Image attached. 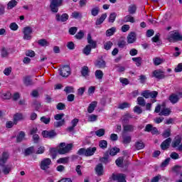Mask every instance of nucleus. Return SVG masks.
<instances>
[{"label":"nucleus","mask_w":182,"mask_h":182,"mask_svg":"<svg viewBox=\"0 0 182 182\" xmlns=\"http://www.w3.org/2000/svg\"><path fill=\"white\" fill-rule=\"evenodd\" d=\"M73 147V144H68L66 145V143L61 142L60 144V146L58 149V154H66V153H69L70 150H72V148Z\"/></svg>","instance_id":"f257e3e1"},{"label":"nucleus","mask_w":182,"mask_h":182,"mask_svg":"<svg viewBox=\"0 0 182 182\" xmlns=\"http://www.w3.org/2000/svg\"><path fill=\"white\" fill-rule=\"evenodd\" d=\"M63 0H50V9L53 14H58L59 6H62Z\"/></svg>","instance_id":"f03ea898"},{"label":"nucleus","mask_w":182,"mask_h":182,"mask_svg":"<svg viewBox=\"0 0 182 182\" xmlns=\"http://www.w3.org/2000/svg\"><path fill=\"white\" fill-rule=\"evenodd\" d=\"M126 177L124 173H112L109 177V181L127 182Z\"/></svg>","instance_id":"7ed1b4c3"},{"label":"nucleus","mask_w":182,"mask_h":182,"mask_svg":"<svg viewBox=\"0 0 182 182\" xmlns=\"http://www.w3.org/2000/svg\"><path fill=\"white\" fill-rule=\"evenodd\" d=\"M50 164H52V160L50 159H43L40 163V168L43 170V171H46V170H49Z\"/></svg>","instance_id":"20e7f679"},{"label":"nucleus","mask_w":182,"mask_h":182,"mask_svg":"<svg viewBox=\"0 0 182 182\" xmlns=\"http://www.w3.org/2000/svg\"><path fill=\"white\" fill-rule=\"evenodd\" d=\"M60 76L68 77L70 75V67L69 65H63L58 69Z\"/></svg>","instance_id":"39448f33"},{"label":"nucleus","mask_w":182,"mask_h":182,"mask_svg":"<svg viewBox=\"0 0 182 182\" xmlns=\"http://www.w3.org/2000/svg\"><path fill=\"white\" fill-rule=\"evenodd\" d=\"M23 33L24 35L23 38L25 41H31V39H32V36H31V34L32 33L31 27H29V26L24 27L23 30Z\"/></svg>","instance_id":"423d86ee"},{"label":"nucleus","mask_w":182,"mask_h":182,"mask_svg":"<svg viewBox=\"0 0 182 182\" xmlns=\"http://www.w3.org/2000/svg\"><path fill=\"white\" fill-rule=\"evenodd\" d=\"M168 39L169 42H171V41H182V35L178 32L171 31Z\"/></svg>","instance_id":"0eeeda50"},{"label":"nucleus","mask_w":182,"mask_h":182,"mask_svg":"<svg viewBox=\"0 0 182 182\" xmlns=\"http://www.w3.org/2000/svg\"><path fill=\"white\" fill-rule=\"evenodd\" d=\"M42 136L45 139H55L56 137L57 134L55 130H50V131H43L42 132Z\"/></svg>","instance_id":"6e6552de"},{"label":"nucleus","mask_w":182,"mask_h":182,"mask_svg":"<svg viewBox=\"0 0 182 182\" xmlns=\"http://www.w3.org/2000/svg\"><path fill=\"white\" fill-rule=\"evenodd\" d=\"M0 166L1 167V173H3V174H4V176H8V174H9L11 173V171H12V169L14 168L12 167V165H11V164L0 165Z\"/></svg>","instance_id":"1a4fd4ad"},{"label":"nucleus","mask_w":182,"mask_h":182,"mask_svg":"<svg viewBox=\"0 0 182 182\" xmlns=\"http://www.w3.org/2000/svg\"><path fill=\"white\" fill-rule=\"evenodd\" d=\"M152 76L159 80H161V79H164V77H166L164 72L161 71V70H155L153 72Z\"/></svg>","instance_id":"9d476101"},{"label":"nucleus","mask_w":182,"mask_h":182,"mask_svg":"<svg viewBox=\"0 0 182 182\" xmlns=\"http://www.w3.org/2000/svg\"><path fill=\"white\" fill-rule=\"evenodd\" d=\"M69 19V15L68 14H63L61 16L59 14L55 15V21L57 22H66Z\"/></svg>","instance_id":"9b49d317"},{"label":"nucleus","mask_w":182,"mask_h":182,"mask_svg":"<svg viewBox=\"0 0 182 182\" xmlns=\"http://www.w3.org/2000/svg\"><path fill=\"white\" fill-rule=\"evenodd\" d=\"M9 159V153L7 151H4L1 155H0V166H4L8 161Z\"/></svg>","instance_id":"f8f14e48"},{"label":"nucleus","mask_w":182,"mask_h":182,"mask_svg":"<svg viewBox=\"0 0 182 182\" xmlns=\"http://www.w3.org/2000/svg\"><path fill=\"white\" fill-rule=\"evenodd\" d=\"M130 119H133V116H132L130 114V113L125 114L121 118V122H122V126H124V124H129V122H130Z\"/></svg>","instance_id":"ddd939ff"},{"label":"nucleus","mask_w":182,"mask_h":182,"mask_svg":"<svg viewBox=\"0 0 182 182\" xmlns=\"http://www.w3.org/2000/svg\"><path fill=\"white\" fill-rule=\"evenodd\" d=\"M95 173L97 176H103L105 173V169L103 168V164H98L95 168Z\"/></svg>","instance_id":"4468645a"},{"label":"nucleus","mask_w":182,"mask_h":182,"mask_svg":"<svg viewBox=\"0 0 182 182\" xmlns=\"http://www.w3.org/2000/svg\"><path fill=\"white\" fill-rule=\"evenodd\" d=\"M87 43H89L88 45H90L91 48L96 49L97 46V43L93 41V39H92V35L90 33L87 35Z\"/></svg>","instance_id":"2eb2a0df"},{"label":"nucleus","mask_w":182,"mask_h":182,"mask_svg":"<svg viewBox=\"0 0 182 182\" xmlns=\"http://www.w3.org/2000/svg\"><path fill=\"white\" fill-rule=\"evenodd\" d=\"M171 144V138H168L161 143V149L162 150H167V149L170 147Z\"/></svg>","instance_id":"dca6fc26"},{"label":"nucleus","mask_w":182,"mask_h":182,"mask_svg":"<svg viewBox=\"0 0 182 182\" xmlns=\"http://www.w3.org/2000/svg\"><path fill=\"white\" fill-rule=\"evenodd\" d=\"M123 127V133L127 132H134V127L133 124H124L122 125Z\"/></svg>","instance_id":"f3484780"},{"label":"nucleus","mask_w":182,"mask_h":182,"mask_svg":"<svg viewBox=\"0 0 182 182\" xmlns=\"http://www.w3.org/2000/svg\"><path fill=\"white\" fill-rule=\"evenodd\" d=\"M24 119L25 117H23V114L22 113H16L14 115V122L15 124H18V122H21Z\"/></svg>","instance_id":"a211bd4d"},{"label":"nucleus","mask_w":182,"mask_h":182,"mask_svg":"<svg viewBox=\"0 0 182 182\" xmlns=\"http://www.w3.org/2000/svg\"><path fill=\"white\" fill-rule=\"evenodd\" d=\"M23 83L25 86H33V81L31 79V76L27 75L23 77Z\"/></svg>","instance_id":"6ab92c4d"},{"label":"nucleus","mask_w":182,"mask_h":182,"mask_svg":"<svg viewBox=\"0 0 182 182\" xmlns=\"http://www.w3.org/2000/svg\"><path fill=\"white\" fill-rule=\"evenodd\" d=\"M168 100L172 103V105H176L180 100V97L177 94L173 93L169 96Z\"/></svg>","instance_id":"aec40b11"},{"label":"nucleus","mask_w":182,"mask_h":182,"mask_svg":"<svg viewBox=\"0 0 182 182\" xmlns=\"http://www.w3.org/2000/svg\"><path fill=\"white\" fill-rule=\"evenodd\" d=\"M95 65L96 68H98V69H104V68H106V62L104 60H97L95 63Z\"/></svg>","instance_id":"412c9836"},{"label":"nucleus","mask_w":182,"mask_h":182,"mask_svg":"<svg viewBox=\"0 0 182 182\" xmlns=\"http://www.w3.org/2000/svg\"><path fill=\"white\" fill-rule=\"evenodd\" d=\"M127 39V43H134V42H135V41L136 39V33L131 32L128 35Z\"/></svg>","instance_id":"4be33fe9"},{"label":"nucleus","mask_w":182,"mask_h":182,"mask_svg":"<svg viewBox=\"0 0 182 182\" xmlns=\"http://www.w3.org/2000/svg\"><path fill=\"white\" fill-rule=\"evenodd\" d=\"M107 18V14L105 13L101 15L100 18H97L95 21V25H102L105 22V19Z\"/></svg>","instance_id":"5701e85b"},{"label":"nucleus","mask_w":182,"mask_h":182,"mask_svg":"<svg viewBox=\"0 0 182 182\" xmlns=\"http://www.w3.org/2000/svg\"><path fill=\"white\" fill-rule=\"evenodd\" d=\"M96 147H90L85 149V156L89 157L90 156H93L95 153L96 152Z\"/></svg>","instance_id":"b1692460"},{"label":"nucleus","mask_w":182,"mask_h":182,"mask_svg":"<svg viewBox=\"0 0 182 182\" xmlns=\"http://www.w3.org/2000/svg\"><path fill=\"white\" fill-rule=\"evenodd\" d=\"M97 106V102H96V101L92 102L87 108L88 113H93V112H95V109H96Z\"/></svg>","instance_id":"393cba45"},{"label":"nucleus","mask_w":182,"mask_h":182,"mask_svg":"<svg viewBox=\"0 0 182 182\" xmlns=\"http://www.w3.org/2000/svg\"><path fill=\"white\" fill-rule=\"evenodd\" d=\"M89 73H90V70H89V67L83 66L81 68V75L84 77L89 76Z\"/></svg>","instance_id":"a878e982"},{"label":"nucleus","mask_w":182,"mask_h":182,"mask_svg":"<svg viewBox=\"0 0 182 182\" xmlns=\"http://www.w3.org/2000/svg\"><path fill=\"white\" fill-rule=\"evenodd\" d=\"M123 144H130L132 143V136L130 135H122Z\"/></svg>","instance_id":"bb28decb"},{"label":"nucleus","mask_w":182,"mask_h":182,"mask_svg":"<svg viewBox=\"0 0 182 182\" xmlns=\"http://www.w3.org/2000/svg\"><path fill=\"white\" fill-rule=\"evenodd\" d=\"M26 134L23 131H21L16 136L17 143H21L25 139Z\"/></svg>","instance_id":"cd10ccee"},{"label":"nucleus","mask_w":182,"mask_h":182,"mask_svg":"<svg viewBox=\"0 0 182 182\" xmlns=\"http://www.w3.org/2000/svg\"><path fill=\"white\" fill-rule=\"evenodd\" d=\"M181 143V138L178 136L175 138V139L172 142L171 146L173 149H176V147H178L180 146Z\"/></svg>","instance_id":"c85d7f7f"},{"label":"nucleus","mask_w":182,"mask_h":182,"mask_svg":"<svg viewBox=\"0 0 182 182\" xmlns=\"http://www.w3.org/2000/svg\"><path fill=\"white\" fill-rule=\"evenodd\" d=\"M122 22H124V23H126L127 22H131V23H134V17L130 15H127L125 17H124Z\"/></svg>","instance_id":"c756f323"},{"label":"nucleus","mask_w":182,"mask_h":182,"mask_svg":"<svg viewBox=\"0 0 182 182\" xmlns=\"http://www.w3.org/2000/svg\"><path fill=\"white\" fill-rule=\"evenodd\" d=\"M40 120L44 124H49V123H50V117H49V115L43 116L41 117Z\"/></svg>","instance_id":"7c9ffc66"},{"label":"nucleus","mask_w":182,"mask_h":182,"mask_svg":"<svg viewBox=\"0 0 182 182\" xmlns=\"http://www.w3.org/2000/svg\"><path fill=\"white\" fill-rule=\"evenodd\" d=\"M171 111L168 108L163 109L159 114V116H170Z\"/></svg>","instance_id":"2f4dec72"},{"label":"nucleus","mask_w":182,"mask_h":182,"mask_svg":"<svg viewBox=\"0 0 182 182\" xmlns=\"http://www.w3.org/2000/svg\"><path fill=\"white\" fill-rule=\"evenodd\" d=\"M136 150H141L144 149V143L141 141H136L134 144Z\"/></svg>","instance_id":"473e14b6"},{"label":"nucleus","mask_w":182,"mask_h":182,"mask_svg":"<svg viewBox=\"0 0 182 182\" xmlns=\"http://www.w3.org/2000/svg\"><path fill=\"white\" fill-rule=\"evenodd\" d=\"M9 55V52L8 51V48L5 47H2L1 49V58H8Z\"/></svg>","instance_id":"72a5a7b5"},{"label":"nucleus","mask_w":182,"mask_h":182,"mask_svg":"<svg viewBox=\"0 0 182 182\" xmlns=\"http://www.w3.org/2000/svg\"><path fill=\"white\" fill-rule=\"evenodd\" d=\"M103 71L100 70H97L95 73V77L98 80H102V79H103Z\"/></svg>","instance_id":"f704fd0d"},{"label":"nucleus","mask_w":182,"mask_h":182,"mask_svg":"<svg viewBox=\"0 0 182 182\" xmlns=\"http://www.w3.org/2000/svg\"><path fill=\"white\" fill-rule=\"evenodd\" d=\"M92 46H90V45H87V46L84 48L82 52H83L84 55H86L87 56H88V55L92 52Z\"/></svg>","instance_id":"c9c22d12"},{"label":"nucleus","mask_w":182,"mask_h":182,"mask_svg":"<svg viewBox=\"0 0 182 182\" xmlns=\"http://www.w3.org/2000/svg\"><path fill=\"white\" fill-rule=\"evenodd\" d=\"M16 5H18V1L16 0H11L8 3L7 8L8 9H13Z\"/></svg>","instance_id":"e433bc0d"},{"label":"nucleus","mask_w":182,"mask_h":182,"mask_svg":"<svg viewBox=\"0 0 182 182\" xmlns=\"http://www.w3.org/2000/svg\"><path fill=\"white\" fill-rule=\"evenodd\" d=\"M137 105H139V106H141L142 107L146 106V100L143 97H139L137 98Z\"/></svg>","instance_id":"4c0bfd02"},{"label":"nucleus","mask_w":182,"mask_h":182,"mask_svg":"<svg viewBox=\"0 0 182 182\" xmlns=\"http://www.w3.org/2000/svg\"><path fill=\"white\" fill-rule=\"evenodd\" d=\"M117 16V14L116 12L111 13L109 17L108 22L110 23H113L114 21H116V18Z\"/></svg>","instance_id":"58836bf2"},{"label":"nucleus","mask_w":182,"mask_h":182,"mask_svg":"<svg viewBox=\"0 0 182 182\" xmlns=\"http://www.w3.org/2000/svg\"><path fill=\"white\" fill-rule=\"evenodd\" d=\"M126 45H127V43L124 40H119L117 42V46L119 49H124V48H126Z\"/></svg>","instance_id":"ea45409f"},{"label":"nucleus","mask_w":182,"mask_h":182,"mask_svg":"<svg viewBox=\"0 0 182 182\" xmlns=\"http://www.w3.org/2000/svg\"><path fill=\"white\" fill-rule=\"evenodd\" d=\"M11 97H12L11 92H6L1 94V99H4V100H9Z\"/></svg>","instance_id":"a19ab883"},{"label":"nucleus","mask_w":182,"mask_h":182,"mask_svg":"<svg viewBox=\"0 0 182 182\" xmlns=\"http://www.w3.org/2000/svg\"><path fill=\"white\" fill-rule=\"evenodd\" d=\"M105 156L106 157L100 159V161H101V163H104L105 164H107V163H109V151L105 152Z\"/></svg>","instance_id":"79ce46f5"},{"label":"nucleus","mask_w":182,"mask_h":182,"mask_svg":"<svg viewBox=\"0 0 182 182\" xmlns=\"http://www.w3.org/2000/svg\"><path fill=\"white\" fill-rule=\"evenodd\" d=\"M170 136H171V129H170L164 130L162 133V136L164 137V139H167L170 137Z\"/></svg>","instance_id":"37998d69"},{"label":"nucleus","mask_w":182,"mask_h":182,"mask_svg":"<svg viewBox=\"0 0 182 182\" xmlns=\"http://www.w3.org/2000/svg\"><path fill=\"white\" fill-rule=\"evenodd\" d=\"M112 46H113V43L112 41H107L104 43V49H105V50H110V49H112Z\"/></svg>","instance_id":"c03bdc74"},{"label":"nucleus","mask_w":182,"mask_h":182,"mask_svg":"<svg viewBox=\"0 0 182 182\" xmlns=\"http://www.w3.org/2000/svg\"><path fill=\"white\" fill-rule=\"evenodd\" d=\"M33 150H35V148L33 146H30L25 149L24 155L25 156H31L32 153H33Z\"/></svg>","instance_id":"a18cd8bd"},{"label":"nucleus","mask_w":182,"mask_h":182,"mask_svg":"<svg viewBox=\"0 0 182 182\" xmlns=\"http://www.w3.org/2000/svg\"><path fill=\"white\" fill-rule=\"evenodd\" d=\"M116 32V27H112L106 31L107 36H113Z\"/></svg>","instance_id":"49530a36"},{"label":"nucleus","mask_w":182,"mask_h":182,"mask_svg":"<svg viewBox=\"0 0 182 182\" xmlns=\"http://www.w3.org/2000/svg\"><path fill=\"white\" fill-rule=\"evenodd\" d=\"M99 146L100 147V149H102V150L107 149V141L106 140L100 141Z\"/></svg>","instance_id":"de8ad7c7"},{"label":"nucleus","mask_w":182,"mask_h":182,"mask_svg":"<svg viewBox=\"0 0 182 182\" xmlns=\"http://www.w3.org/2000/svg\"><path fill=\"white\" fill-rule=\"evenodd\" d=\"M120 151V149L114 147L109 150V156H116Z\"/></svg>","instance_id":"09e8293b"},{"label":"nucleus","mask_w":182,"mask_h":182,"mask_svg":"<svg viewBox=\"0 0 182 182\" xmlns=\"http://www.w3.org/2000/svg\"><path fill=\"white\" fill-rule=\"evenodd\" d=\"M132 60L136 63V65L138 68L141 66V57L132 58Z\"/></svg>","instance_id":"8fccbe9b"},{"label":"nucleus","mask_w":182,"mask_h":182,"mask_svg":"<svg viewBox=\"0 0 182 182\" xmlns=\"http://www.w3.org/2000/svg\"><path fill=\"white\" fill-rule=\"evenodd\" d=\"M68 162H69V158L68 157L60 158L57 161V163H58V164H66Z\"/></svg>","instance_id":"3c124183"},{"label":"nucleus","mask_w":182,"mask_h":182,"mask_svg":"<svg viewBox=\"0 0 182 182\" xmlns=\"http://www.w3.org/2000/svg\"><path fill=\"white\" fill-rule=\"evenodd\" d=\"M124 161V159L123 157H119L116 161L115 163L118 167H123V161Z\"/></svg>","instance_id":"603ef678"},{"label":"nucleus","mask_w":182,"mask_h":182,"mask_svg":"<svg viewBox=\"0 0 182 182\" xmlns=\"http://www.w3.org/2000/svg\"><path fill=\"white\" fill-rule=\"evenodd\" d=\"M38 43L40 46H49V43L48 42V41H46V39H40V40H38Z\"/></svg>","instance_id":"864d4df0"},{"label":"nucleus","mask_w":182,"mask_h":182,"mask_svg":"<svg viewBox=\"0 0 182 182\" xmlns=\"http://www.w3.org/2000/svg\"><path fill=\"white\" fill-rule=\"evenodd\" d=\"M99 12H100V9L99 7H95L92 9L91 10V14L92 16H97L99 15Z\"/></svg>","instance_id":"5fc2aeb1"},{"label":"nucleus","mask_w":182,"mask_h":182,"mask_svg":"<svg viewBox=\"0 0 182 182\" xmlns=\"http://www.w3.org/2000/svg\"><path fill=\"white\" fill-rule=\"evenodd\" d=\"M83 36H85V33H83V31H80L75 36V38L78 39V41H80L81 39H83Z\"/></svg>","instance_id":"6e6d98bb"},{"label":"nucleus","mask_w":182,"mask_h":182,"mask_svg":"<svg viewBox=\"0 0 182 182\" xmlns=\"http://www.w3.org/2000/svg\"><path fill=\"white\" fill-rule=\"evenodd\" d=\"M136 9L137 8L135 5L129 6L128 9V12H129L131 15H133L134 14H136Z\"/></svg>","instance_id":"4d7b16f0"},{"label":"nucleus","mask_w":182,"mask_h":182,"mask_svg":"<svg viewBox=\"0 0 182 182\" xmlns=\"http://www.w3.org/2000/svg\"><path fill=\"white\" fill-rule=\"evenodd\" d=\"M105 129H100L95 132V134L98 137H102V136H105Z\"/></svg>","instance_id":"13d9d810"},{"label":"nucleus","mask_w":182,"mask_h":182,"mask_svg":"<svg viewBox=\"0 0 182 182\" xmlns=\"http://www.w3.org/2000/svg\"><path fill=\"white\" fill-rule=\"evenodd\" d=\"M64 92H65L67 94L75 93V88H73V87L67 86L65 87Z\"/></svg>","instance_id":"bf43d9fd"},{"label":"nucleus","mask_w":182,"mask_h":182,"mask_svg":"<svg viewBox=\"0 0 182 182\" xmlns=\"http://www.w3.org/2000/svg\"><path fill=\"white\" fill-rule=\"evenodd\" d=\"M153 61L155 66H159V65H161V63H163V60L160 58H155Z\"/></svg>","instance_id":"052dcab7"},{"label":"nucleus","mask_w":182,"mask_h":182,"mask_svg":"<svg viewBox=\"0 0 182 182\" xmlns=\"http://www.w3.org/2000/svg\"><path fill=\"white\" fill-rule=\"evenodd\" d=\"M134 112L136 113V114H141L143 113V109L139 106H135L134 107Z\"/></svg>","instance_id":"680f3d73"},{"label":"nucleus","mask_w":182,"mask_h":182,"mask_svg":"<svg viewBox=\"0 0 182 182\" xmlns=\"http://www.w3.org/2000/svg\"><path fill=\"white\" fill-rule=\"evenodd\" d=\"M127 107H130V104L128 102H123L118 106V109H127Z\"/></svg>","instance_id":"e2e57ef3"},{"label":"nucleus","mask_w":182,"mask_h":182,"mask_svg":"<svg viewBox=\"0 0 182 182\" xmlns=\"http://www.w3.org/2000/svg\"><path fill=\"white\" fill-rule=\"evenodd\" d=\"M65 124V119L54 122V127H60Z\"/></svg>","instance_id":"0e129e2a"},{"label":"nucleus","mask_w":182,"mask_h":182,"mask_svg":"<svg viewBox=\"0 0 182 182\" xmlns=\"http://www.w3.org/2000/svg\"><path fill=\"white\" fill-rule=\"evenodd\" d=\"M77 32V27H71L68 30L70 35H75Z\"/></svg>","instance_id":"69168bd1"},{"label":"nucleus","mask_w":182,"mask_h":182,"mask_svg":"<svg viewBox=\"0 0 182 182\" xmlns=\"http://www.w3.org/2000/svg\"><path fill=\"white\" fill-rule=\"evenodd\" d=\"M56 107L58 110H65V109H66V105L62 102H59Z\"/></svg>","instance_id":"338daca9"},{"label":"nucleus","mask_w":182,"mask_h":182,"mask_svg":"<svg viewBox=\"0 0 182 182\" xmlns=\"http://www.w3.org/2000/svg\"><path fill=\"white\" fill-rule=\"evenodd\" d=\"M97 120V115L90 114L88 116V122H96Z\"/></svg>","instance_id":"774afa93"}]
</instances>
